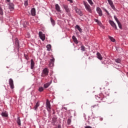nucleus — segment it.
<instances>
[{"label":"nucleus","instance_id":"23","mask_svg":"<svg viewBox=\"0 0 128 128\" xmlns=\"http://www.w3.org/2000/svg\"><path fill=\"white\" fill-rule=\"evenodd\" d=\"M15 44L16 45L18 46V48H20V43L18 42V39H16Z\"/></svg>","mask_w":128,"mask_h":128},{"label":"nucleus","instance_id":"3","mask_svg":"<svg viewBox=\"0 0 128 128\" xmlns=\"http://www.w3.org/2000/svg\"><path fill=\"white\" fill-rule=\"evenodd\" d=\"M9 84L12 90L14 88V80L12 78H10L8 80Z\"/></svg>","mask_w":128,"mask_h":128},{"label":"nucleus","instance_id":"14","mask_svg":"<svg viewBox=\"0 0 128 128\" xmlns=\"http://www.w3.org/2000/svg\"><path fill=\"white\" fill-rule=\"evenodd\" d=\"M31 14H32V16H36V8H32L31 10Z\"/></svg>","mask_w":128,"mask_h":128},{"label":"nucleus","instance_id":"4","mask_svg":"<svg viewBox=\"0 0 128 128\" xmlns=\"http://www.w3.org/2000/svg\"><path fill=\"white\" fill-rule=\"evenodd\" d=\"M46 107L47 108V110H48V112H50V110H52V106H50V101H48V100H46Z\"/></svg>","mask_w":128,"mask_h":128},{"label":"nucleus","instance_id":"31","mask_svg":"<svg viewBox=\"0 0 128 128\" xmlns=\"http://www.w3.org/2000/svg\"><path fill=\"white\" fill-rule=\"evenodd\" d=\"M81 50H82V52H84V50H86V47L83 45L81 46Z\"/></svg>","mask_w":128,"mask_h":128},{"label":"nucleus","instance_id":"10","mask_svg":"<svg viewBox=\"0 0 128 128\" xmlns=\"http://www.w3.org/2000/svg\"><path fill=\"white\" fill-rule=\"evenodd\" d=\"M96 11H97V12L98 14L100 16H102V9H100V8L98 7L97 8Z\"/></svg>","mask_w":128,"mask_h":128},{"label":"nucleus","instance_id":"17","mask_svg":"<svg viewBox=\"0 0 128 128\" xmlns=\"http://www.w3.org/2000/svg\"><path fill=\"white\" fill-rule=\"evenodd\" d=\"M96 55L97 58H98V60H102V55L100 54V52H97Z\"/></svg>","mask_w":128,"mask_h":128},{"label":"nucleus","instance_id":"12","mask_svg":"<svg viewBox=\"0 0 128 128\" xmlns=\"http://www.w3.org/2000/svg\"><path fill=\"white\" fill-rule=\"evenodd\" d=\"M55 8L56 10L58 12H62V10H60V7L58 5V4H56Z\"/></svg>","mask_w":128,"mask_h":128},{"label":"nucleus","instance_id":"36","mask_svg":"<svg viewBox=\"0 0 128 128\" xmlns=\"http://www.w3.org/2000/svg\"><path fill=\"white\" fill-rule=\"evenodd\" d=\"M95 21L96 22L98 23V24H102L100 22V20H96Z\"/></svg>","mask_w":128,"mask_h":128},{"label":"nucleus","instance_id":"6","mask_svg":"<svg viewBox=\"0 0 128 128\" xmlns=\"http://www.w3.org/2000/svg\"><path fill=\"white\" fill-rule=\"evenodd\" d=\"M109 23L110 24V26H112L116 30H118V27L116 26V23L112 20H110Z\"/></svg>","mask_w":128,"mask_h":128},{"label":"nucleus","instance_id":"7","mask_svg":"<svg viewBox=\"0 0 128 128\" xmlns=\"http://www.w3.org/2000/svg\"><path fill=\"white\" fill-rule=\"evenodd\" d=\"M54 56H51V59L50 60V62L49 63L50 66H54Z\"/></svg>","mask_w":128,"mask_h":128},{"label":"nucleus","instance_id":"34","mask_svg":"<svg viewBox=\"0 0 128 128\" xmlns=\"http://www.w3.org/2000/svg\"><path fill=\"white\" fill-rule=\"evenodd\" d=\"M114 18L116 22H120L118 20V18L116 16H114Z\"/></svg>","mask_w":128,"mask_h":128},{"label":"nucleus","instance_id":"43","mask_svg":"<svg viewBox=\"0 0 128 128\" xmlns=\"http://www.w3.org/2000/svg\"><path fill=\"white\" fill-rule=\"evenodd\" d=\"M97 106H98V104H97Z\"/></svg>","mask_w":128,"mask_h":128},{"label":"nucleus","instance_id":"13","mask_svg":"<svg viewBox=\"0 0 128 128\" xmlns=\"http://www.w3.org/2000/svg\"><path fill=\"white\" fill-rule=\"evenodd\" d=\"M34 60L32 59L30 60V68H31V70H34Z\"/></svg>","mask_w":128,"mask_h":128},{"label":"nucleus","instance_id":"5","mask_svg":"<svg viewBox=\"0 0 128 128\" xmlns=\"http://www.w3.org/2000/svg\"><path fill=\"white\" fill-rule=\"evenodd\" d=\"M39 36H40V40H42V42H44L46 40V35H44V34H42V32H39Z\"/></svg>","mask_w":128,"mask_h":128},{"label":"nucleus","instance_id":"27","mask_svg":"<svg viewBox=\"0 0 128 128\" xmlns=\"http://www.w3.org/2000/svg\"><path fill=\"white\" fill-rule=\"evenodd\" d=\"M16 122H17V124H18V126H21V124H20V117H18V118H17Z\"/></svg>","mask_w":128,"mask_h":128},{"label":"nucleus","instance_id":"2","mask_svg":"<svg viewBox=\"0 0 128 128\" xmlns=\"http://www.w3.org/2000/svg\"><path fill=\"white\" fill-rule=\"evenodd\" d=\"M48 74V69L47 68H45L43 70L42 74V76L44 78V76H46Z\"/></svg>","mask_w":128,"mask_h":128},{"label":"nucleus","instance_id":"32","mask_svg":"<svg viewBox=\"0 0 128 128\" xmlns=\"http://www.w3.org/2000/svg\"><path fill=\"white\" fill-rule=\"evenodd\" d=\"M38 90L40 92H44V87H40L38 88Z\"/></svg>","mask_w":128,"mask_h":128},{"label":"nucleus","instance_id":"33","mask_svg":"<svg viewBox=\"0 0 128 128\" xmlns=\"http://www.w3.org/2000/svg\"><path fill=\"white\" fill-rule=\"evenodd\" d=\"M88 2L90 4L91 6L94 4V2H92V0H88Z\"/></svg>","mask_w":128,"mask_h":128},{"label":"nucleus","instance_id":"21","mask_svg":"<svg viewBox=\"0 0 128 128\" xmlns=\"http://www.w3.org/2000/svg\"><path fill=\"white\" fill-rule=\"evenodd\" d=\"M76 28L78 30V31L80 32H82V28H80V26L78 25H76Z\"/></svg>","mask_w":128,"mask_h":128},{"label":"nucleus","instance_id":"29","mask_svg":"<svg viewBox=\"0 0 128 128\" xmlns=\"http://www.w3.org/2000/svg\"><path fill=\"white\" fill-rule=\"evenodd\" d=\"M117 24H118V26H119V28L122 30V24H120V22H118Z\"/></svg>","mask_w":128,"mask_h":128},{"label":"nucleus","instance_id":"35","mask_svg":"<svg viewBox=\"0 0 128 128\" xmlns=\"http://www.w3.org/2000/svg\"><path fill=\"white\" fill-rule=\"evenodd\" d=\"M70 122H72V119H70V118L68 119V121H67V124H70Z\"/></svg>","mask_w":128,"mask_h":128},{"label":"nucleus","instance_id":"19","mask_svg":"<svg viewBox=\"0 0 128 128\" xmlns=\"http://www.w3.org/2000/svg\"><path fill=\"white\" fill-rule=\"evenodd\" d=\"M2 116H4V118H7V116H8V114L6 112H2Z\"/></svg>","mask_w":128,"mask_h":128},{"label":"nucleus","instance_id":"8","mask_svg":"<svg viewBox=\"0 0 128 128\" xmlns=\"http://www.w3.org/2000/svg\"><path fill=\"white\" fill-rule=\"evenodd\" d=\"M108 2L110 6L112 8V10H116V7H114V5L112 1V0H108Z\"/></svg>","mask_w":128,"mask_h":128},{"label":"nucleus","instance_id":"41","mask_svg":"<svg viewBox=\"0 0 128 128\" xmlns=\"http://www.w3.org/2000/svg\"><path fill=\"white\" fill-rule=\"evenodd\" d=\"M94 106H96V105H94V106H92V108H94Z\"/></svg>","mask_w":128,"mask_h":128},{"label":"nucleus","instance_id":"22","mask_svg":"<svg viewBox=\"0 0 128 128\" xmlns=\"http://www.w3.org/2000/svg\"><path fill=\"white\" fill-rule=\"evenodd\" d=\"M114 62H116V64H120L122 62V60L120 58L115 59Z\"/></svg>","mask_w":128,"mask_h":128},{"label":"nucleus","instance_id":"28","mask_svg":"<svg viewBox=\"0 0 128 128\" xmlns=\"http://www.w3.org/2000/svg\"><path fill=\"white\" fill-rule=\"evenodd\" d=\"M0 14L1 16H2V14H4V12L2 11V8L0 6Z\"/></svg>","mask_w":128,"mask_h":128},{"label":"nucleus","instance_id":"40","mask_svg":"<svg viewBox=\"0 0 128 128\" xmlns=\"http://www.w3.org/2000/svg\"><path fill=\"white\" fill-rule=\"evenodd\" d=\"M6 2H10V0H6Z\"/></svg>","mask_w":128,"mask_h":128},{"label":"nucleus","instance_id":"37","mask_svg":"<svg viewBox=\"0 0 128 128\" xmlns=\"http://www.w3.org/2000/svg\"><path fill=\"white\" fill-rule=\"evenodd\" d=\"M52 120H53V122H56V118H54L52 119Z\"/></svg>","mask_w":128,"mask_h":128},{"label":"nucleus","instance_id":"26","mask_svg":"<svg viewBox=\"0 0 128 128\" xmlns=\"http://www.w3.org/2000/svg\"><path fill=\"white\" fill-rule=\"evenodd\" d=\"M47 50L50 52L52 48V45L48 44L46 46Z\"/></svg>","mask_w":128,"mask_h":128},{"label":"nucleus","instance_id":"24","mask_svg":"<svg viewBox=\"0 0 128 128\" xmlns=\"http://www.w3.org/2000/svg\"><path fill=\"white\" fill-rule=\"evenodd\" d=\"M50 20L52 25L53 26H54V24H56V22H54V20L52 18H50Z\"/></svg>","mask_w":128,"mask_h":128},{"label":"nucleus","instance_id":"30","mask_svg":"<svg viewBox=\"0 0 128 128\" xmlns=\"http://www.w3.org/2000/svg\"><path fill=\"white\" fill-rule=\"evenodd\" d=\"M24 5L25 6H28V0L24 1Z\"/></svg>","mask_w":128,"mask_h":128},{"label":"nucleus","instance_id":"42","mask_svg":"<svg viewBox=\"0 0 128 128\" xmlns=\"http://www.w3.org/2000/svg\"><path fill=\"white\" fill-rule=\"evenodd\" d=\"M106 12H108V11L106 10Z\"/></svg>","mask_w":128,"mask_h":128},{"label":"nucleus","instance_id":"1","mask_svg":"<svg viewBox=\"0 0 128 128\" xmlns=\"http://www.w3.org/2000/svg\"><path fill=\"white\" fill-rule=\"evenodd\" d=\"M84 4L86 10H88V12H90V14H92V8H90V4H88L86 2H84Z\"/></svg>","mask_w":128,"mask_h":128},{"label":"nucleus","instance_id":"15","mask_svg":"<svg viewBox=\"0 0 128 128\" xmlns=\"http://www.w3.org/2000/svg\"><path fill=\"white\" fill-rule=\"evenodd\" d=\"M76 12L78 14H79V16H82V11H80V9H76Z\"/></svg>","mask_w":128,"mask_h":128},{"label":"nucleus","instance_id":"38","mask_svg":"<svg viewBox=\"0 0 128 128\" xmlns=\"http://www.w3.org/2000/svg\"><path fill=\"white\" fill-rule=\"evenodd\" d=\"M56 128H62V126L60 125H58Z\"/></svg>","mask_w":128,"mask_h":128},{"label":"nucleus","instance_id":"39","mask_svg":"<svg viewBox=\"0 0 128 128\" xmlns=\"http://www.w3.org/2000/svg\"><path fill=\"white\" fill-rule=\"evenodd\" d=\"M68 0L69 2H72V0Z\"/></svg>","mask_w":128,"mask_h":128},{"label":"nucleus","instance_id":"44","mask_svg":"<svg viewBox=\"0 0 128 128\" xmlns=\"http://www.w3.org/2000/svg\"><path fill=\"white\" fill-rule=\"evenodd\" d=\"M101 100H102V99Z\"/></svg>","mask_w":128,"mask_h":128},{"label":"nucleus","instance_id":"20","mask_svg":"<svg viewBox=\"0 0 128 128\" xmlns=\"http://www.w3.org/2000/svg\"><path fill=\"white\" fill-rule=\"evenodd\" d=\"M39 106H40V103L38 102L35 105V106H34V110H38V108Z\"/></svg>","mask_w":128,"mask_h":128},{"label":"nucleus","instance_id":"9","mask_svg":"<svg viewBox=\"0 0 128 128\" xmlns=\"http://www.w3.org/2000/svg\"><path fill=\"white\" fill-rule=\"evenodd\" d=\"M63 7L64 8L66 12H68V14H70V8H68V5L63 4Z\"/></svg>","mask_w":128,"mask_h":128},{"label":"nucleus","instance_id":"25","mask_svg":"<svg viewBox=\"0 0 128 128\" xmlns=\"http://www.w3.org/2000/svg\"><path fill=\"white\" fill-rule=\"evenodd\" d=\"M108 38L111 40V42H116V40L112 36H108Z\"/></svg>","mask_w":128,"mask_h":128},{"label":"nucleus","instance_id":"18","mask_svg":"<svg viewBox=\"0 0 128 128\" xmlns=\"http://www.w3.org/2000/svg\"><path fill=\"white\" fill-rule=\"evenodd\" d=\"M50 82H47L46 84H45L44 86V88H48V87L50 86Z\"/></svg>","mask_w":128,"mask_h":128},{"label":"nucleus","instance_id":"16","mask_svg":"<svg viewBox=\"0 0 128 128\" xmlns=\"http://www.w3.org/2000/svg\"><path fill=\"white\" fill-rule=\"evenodd\" d=\"M72 38L74 42H75V44H78V39H76V36H73L72 37Z\"/></svg>","mask_w":128,"mask_h":128},{"label":"nucleus","instance_id":"11","mask_svg":"<svg viewBox=\"0 0 128 128\" xmlns=\"http://www.w3.org/2000/svg\"><path fill=\"white\" fill-rule=\"evenodd\" d=\"M8 6H9V8L10 10L11 11L14 10V4L9 3Z\"/></svg>","mask_w":128,"mask_h":128}]
</instances>
